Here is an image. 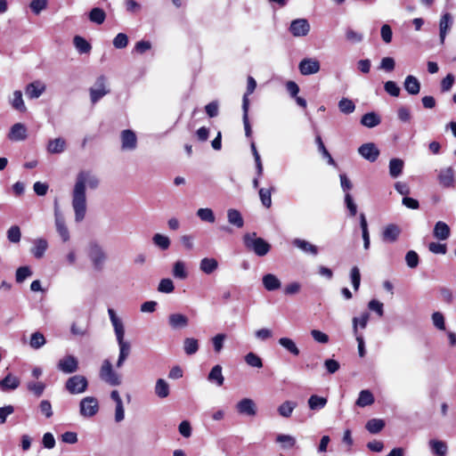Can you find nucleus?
<instances>
[{
    "mask_svg": "<svg viewBox=\"0 0 456 456\" xmlns=\"http://www.w3.org/2000/svg\"><path fill=\"white\" fill-rule=\"evenodd\" d=\"M381 122V119L375 112H368L361 118V124L366 127L371 128L377 126Z\"/></svg>",
    "mask_w": 456,
    "mask_h": 456,
    "instance_id": "27",
    "label": "nucleus"
},
{
    "mask_svg": "<svg viewBox=\"0 0 456 456\" xmlns=\"http://www.w3.org/2000/svg\"><path fill=\"white\" fill-rule=\"evenodd\" d=\"M401 233V229L397 224H387L382 232V240L386 242H395Z\"/></svg>",
    "mask_w": 456,
    "mask_h": 456,
    "instance_id": "18",
    "label": "nucleus"
},
{
    "mask_svg": "<svg viewBox=\"0 0 456 456\" xmlns=\"http://www.w3.org/2000/svg\"><path fill=\"white\" fill-rule=\"evenodd\" d=\"M276 442L283 444L285 448H292L296 444L295 438L289 435H278Z\"/></svg>",
    "mask_w": 456,
    "mask_h": 456,
    "instance_id": "62",
    "label": "nucleus"
},
{
    "mask_svg": "<svg viewBox=\"0 0 456 456\" xmlns=\"http://www.w3.org/2000/svg\"><path fill=\"white\" fill-rule=\"evenodd\" d=\"M76 48L81 53H87L91 50V45L82 37L76 36L73 39Z\"/></svg>",
    "mask_w": 456,
    "mask_h": 456,
    "instance_id": "47",
    "label": "nucleus"
},
{
    "mask_svg": "<svg viewBox=\"0 0 456 456\" xmlns=\"http://www.w3.org/2000/svg\"><path fill=\"white\" fill-rule=\"evenodd\" d=\"M437 180L439 184L444 189L455 188L456 180L454 169L452 167L441 169L437 175Z\"/></svg>",
    "mask_w": 456,
    "mask_h": 456,
    "instance_id": "10",
    "label": "nucleus"
},
{
    "mask_svg": "<svg viewBox=\"0 0 456 456\" xmlns=\"http://www.w3.org/2000/svg\"><path fill=\"white\" fill-rule=\"evenodd\" d=\"M108 314L110 315L111 323L114 327L115 334L124 331L125 330L124 325H123L121 320L117 317L115 311L112 308H110L108 310Z\"/></svg>",
    "mask_w": 456,
    "mask_h": 456,
    "instance_id": "55",
    "label": "nucleus"
},
{
    "mask_svg": "<svg viewBox=\"0 0 456 456\" xmlns=\"http://www.w3.org/2000/svg\"><path fill=\"white\" fill-rule=\"evenodd\" d=\"M405 261L410 268H415L419 265V255L414 250H410L406 253Z\"/></svg>",
    "mask_w": 456,
    "mask_h": 456,
    "instance_id": "61",
    "label": "nucleus"
},
{
    "mask_svg": "<svg viewBox=\"0 0 456 456\" xmlns=\"http://www.w3.org/2000/svg\"><path fill=\"white\" fill-rule=\"evenodd\" d=\"M174 289H175V286H174L172 280L166 278V279H162L159 281V284L158 287V290L159 292L171 293L174 291Z\"/></svg>",
    "mask_w": 456,
    "mask_h": 456,
    "instance_id": "58",
    "label": "nucleus"
},
{
    "mask_svg": "<svg viewBox=\"0 0 456 456\" xmlns=\"http://www.w3.org/2000/svg\"><path fill=\"white\" fill-rule=\"evenodd\" d=\"M353 330L358 342L359 355L363 357L365 354L364 341L362 336L358 333V319L356 317L353 318Z\"/></svg>",
    "mask_w": 456,
    "mask_h": 456,
    "instance_id": "37",
    "label": "nucleus"
},
{
    "mask_svg": "<svg viewBox=\"0 0 456 456\" xmlns=\"http://www.w3.org/2000/svg\"><path fill=\"white\" fill-rule=\"evenodd\" d=\"M54 217L55 226L58 233L60 234L64 242L68 241L69 240V232L65 224V219L60 212L57 199H55L54 200Z\"/></svg>",
    "mask_w": 456,
    "mask_h": 456,
    "instance_id": "7",
    "label": "nucleus"
},
{
    "mask_svg": "<svg viewBox=\"0 0 456 456\" xmlns=\"http://www.w3.org/2000/svg\"><path fill=\"white\" fill-rule=\"evenodd\" d=\"M169 393L170 389L168 383L163 379H159L155 385V394L159 398L163 399L167 397L169 395Z\"/></svg>",
    "mask_w": 456,
    "mask_h": 456,
    "instance_id": "34",
    "label": "nucleus"
},
{
    "mask_svg": "<svg viewBox=\"0 0 456 456\" xmlns=\"http://www.w3.org/2000/svg\"><path fill=\"white\" fill-rule=\"evenodd\" d=\"M292 244L303 250L306 253H311L313 255L318 254V248L315 245L311 244L310 242L301 240V239H295L292 242Z\"/></svg>",
    "mask_w": 456,
    "mask_h": 456,
    "instance_id": "29",
    "label": "nucleus"
},
{
    "mask_svg": "<svg viewBox=\"0 0 456 456\" xmlns=\"http://www.w3.org/2000/svg\"><path fill=\"white\" fill-rule=\"evenodd\" d=\"M45 388V386L43 382H30L28 384V389L37 397L43 395Z\"/></svg>",
    "mask_w": 456,
    "mask_h": 456,
    "instance_id": "63",
    "label": "nucleus"
},
{
    "mask_svg": "<svg viewBox=\"0 0 456 456\" xmlns=\"http://www.w3.org/2000/svg\"><path fill=\"white\" fill-rule=\"evenodd\" d=\"M327 399L316 395H313L308 399V405L311 410L322 409L327 404Z\"/></svg>",
    "mask_w": 456,
    "mask_h": 456,
    "instance_id": "45",
    "label": "nucleus"
},
{
    "mask_svg": "<svg viewBox=\"0 0 456 456\" xmlns=\"http://www.w3.org/2000/svg\"><path fill=\"white\" fill-rule=\"evenodd\" d=\"M21 232L18 225H12L7 231V239L10 242L18 243L20 240Z\"/></svg>",
    "mask_w": 456,
    "mask_h": 456,
    "instance_id": "56",
    "label": "nucleus"
},
{
    "mask_svg": "<svg viewBox=\"0 0 456 456\" xmlns=\"http://www.w3.org/2000/svg\"><path fill=\"white\" fill-rule=\"evenodd\" d=\"M263 284L265 289L268 291H274L276 289H279L281 285L280 280L274 274L272 273L264 275Z\"/></svg>",
    "mask_w": 456,
    "mask_h": 456,
    "instance_id": "23",
    "label": "nucleus"
},
{
    "mask_svg": "<svg viewBox=\"0 0 456 456\" xmlns=\"http://www.w3.org/2000/svg\"><path fill=\"white\" fill-rule=\"evenodd\" d=\"M88 256L94 265L95 270L101 271L103 266V263L106 260V254L102 248L94 242L90 244Z\"/></svg>",
    "mask_w": 456,
    "mask_h": 456,
    "instance_id": "5",
    "label": "nucleus"
},
{
    "mask_svg": "<svg viewBox=\"0 0 456 456\" xmlns=\"http://www.w3.org/2000/svg\"><path fill=\"white\" fill-rule=\"evenodd\" d=\"M183 349L186 354H194L199 350L198 340L193 338H186L183 341Z\"/></svg>",
    "mask_w": 456,
    "mask_h": 456,
    "instance_id": "44",
    "label": "nucleus"
},
{
    "mask_svg": "<svg viewBox=\"0 0 456 456\" xmlns=\"http://www.w3.org/2000/svg\"><path fill=\"white\" fill-rule=\"evenodd\" d=\"M88 381L82 375H74L69 378L65 383V388L71 394H81L87 389Z\"/></svg>",
    "mask_w": 456,
    "mask_h": 456,
    "instance_id": "4",
    "label": "nucleus"
},
{
    "mask_svg": "<svg viewBox=\"0 0 456 456\" xmlns=\"http://www.w3.org/2000/svg\"><path fill=\"white\" fill-rule=\"evenodd\" d=\"M28 137V130L24 124H14L8 134V139L13 142L24 141Z\"/></svg>",
    "mask_w": 456,
    "mask_h": 456,
    "instance_id": "16",
    "label": "nucleus"
},
{
    "mask_svg": "<svg viewBox=\"0 0 456 456\" xmlns=\"http://www.w3.org/2000/svg\"><path fill=\"white\" fill-rule=\"evenodd\" d=\"M300 73L304 76L315 74L320 70V62L314 59H303L298 66Z\"/></svg>",
    "mask_w": 456,
    "mask_h": 456,
    "instance_id": "15",
    "label": "nucleus"
},
{
    "mask_svg": "<svg viewBox=\"0 0 456 456\" xmlns=\"http://www.w3.org/2000/svg\"><path fill=\"white\" fill-rule=\"evenodd\" d=\"M172 273L175 278L180 280H185L188 277V273L185 269V265L183 261L180 260L176 261L174 264Z\"/></svg>",
    "mask_w": 456,
    "mask_h": 456,
    "instance_id": "40",
    "label": "nucleus"
},
{
    "mask_svg": "<svg viewBox=\"0 0 456 456\" xmlns=\"http://www.w3.org/2000/svg\"><path fill=\"white\" fill-rule=\"evenodd\" d=\"M310 30V25L305 19H297L293 20L289 27V31L294 37H305Z\"/></svg>",
    "mask_w": 456,
    "mask_h": 456,
    "instance_id": "13",
    "label": "nucleus"
},
{
    "mask_svg": "<svg viewBox=\"0 0 456 456\" xmlns=\"http://www.w3.org/2000/svg\"><path fill=\"white\" fill-rule=\"evenodd\" d=\"M121 148L122 150L133 151L137 146V137L135 133L130 129H125L121 132Z\"/></svg>",
    "mask_w": 456,
    "mask_h": 456,
    "instance_id": "14",
    "label": "nucleus"
},
{
    "mask_svg": "<svg viewBox=\"0 0 456 456\" xmlns=\"http://www.w3.org/2000/svg\"><path fill=\"white\" fill-rule=\"evenodd\" d=\"M279 344L285 349H287L293 355L297 356L300 353L298 347L291 338H281L279 339Z\"/></svg>",
    "mask_w": 456,
    "mask_h": 456,
    "instance_id": "46",
    "label": "nucleus"
},
{
    "mask_svg": "<svg viewBox=\"0 0 456 456\" xmlns=\"http://www.w3.org/2000/svg\"><path fill=\"white\" fill-rule=\"evenodd\" d=\"M429 446L432 452L436 456H445L447 452V444L444 441L440 440H430Z\"/></svg>",
    "mask_w": 456,
    "mask_h": 456,
    "instance_id": "28",
    "label": "nucleus"
},
{
    "mask_svg": "<svg viewBox=\"0 0 456 456\" xmlns=\"http://www.w3.org/2000/svg\"><path fill=\"white\" fill-rule=\"evenodd\" d=\"M452 22V16L450 13H445L442 16L439 27H440V38L441 42L444 43L447 30L449 29L450 24Z\"/></svg>",
    "mask_w": 456,
    "mask_h": 456,
    "instance_id": "41",
    "label": "nucleus"
},
{
    "mask_svg": "<svg viewBox=\"0 0 456 456\" xmlns=\"http://www.w3.org/2000/svg\"><path fill=\"white\" fill-rule=\"evenodd\" d=\"M48 248V242L45 239H37L34 242V247L31 248V253L36 258H41L45 255Z\"/></svg>",
    "mask_w": 456,
    "mask_h": 456,
    "instance_id": "26",
    "label": "nucleus"
},
{
    "mask_svg": "<svg viewBox=\"0 0 456 456\" xmlns=\"http://www.w3.org/2000/svg\"><path fill=\"white\" fill-rule=\"evenodd\" d=\"M65 141L62 138H56L54 140H51L47 145V151L50 153H61L65 149Z\"/></svg>",
    "mask_w": 456,
    "mask_h": 456,
    "instance_id": "39",
    "label": "nucleus"
},
{
    "mask_svg": "<svg viewBox=\"0 0 456 456\" xmlns=\"http://www.w3.org/2000/svg\"><path fill=\"white\" fill-rule=\"evenodd\" d=\"M338 109L345 114H350L354 112L355 105L352 100L342 98L338 102Z\"/></svg>",
    "mask_w": 456,
    "mask_h": 456,
    "instance_id": "53",
    "label": "nucleus"
},
{
    "mask_svg": "<svg viewBox=\"0 0 456 456\" xmlns=\"http://www.w3.org/2000/svg\"><path fill=\"white\" fill-rule=\"evenodd\" d=\"M20 381L19 378L9 373L0 380V388L3 391L14 390L20 386Z\"/></svg>",
    "mask_w": 456,
    "mask_h": 456,
    "instance_id": "21",
    "label": "nucleus"
},
{
    "mask_svg": "<svg viewBox=\"0 0 456 456\" xmlns=\"http://www.w3.org/2000/svg\"><path fill=\"white\" fill-rule=\"evenodd\" d=\"M11 104H12V107L20 111V112H26L27 111V108L25 106V103H24V101H23V98H22V94L20 91L17 90V91H14L13 93V98L11 102Z\"/></svg>",
    "mask_w": 456,
    "mask_h": 456,
    "instance_id": "36",
    "label": "nucleus"
},
{
    "mask_svg": "<svg viewBox=\"0 0 456 456\" xmlns=\"http://www.w3.org/2000/svg\"><path fill=\"white\" fill-rule=\"evenodd\" d=\"M404 88L410 94L415 95L419 93L420 84L414 76L409 75L405 78Z\"/></svg>",
    "mask_w": 456,
    "mask_h": 456,
    "instance_id": "25",
    "label": "nucleus"
},
{
    "mask_svg": "<svg viewBox=\"0 0 456 456\" xmlns=\"http://www.w3.org/2000/svg\"><path fill=\"white\" fill-rule=\"evenodd\" d=\"M188 322L187 316L182 314H172L168 317V323L173 329L184 328Z\"/></svg>",
    "mask_w": 456,
    "mask_h": 456,
    "instance_id": "22",
    "label": "nucleus"
},
{
    "mask_svg": "<svg viewBox=\"0 0 456 456\" xmlns=\"http://www.w3.org/2000/svg\"><path fill=\"white\" fill-rule=\"evenodd\" d=\"M236 409L239 413L248 415L253 417L256 414V403L252 399L244 398L240 400L237 405Z\"/></svg>",
    "mask_w": 456,
    "mask_h": 456,
    "instance_id": "17",
    "label": "nucleus"
},
{
    "mask_svg": "<svg viewBox=\"0 0 456 456\" xmlns=\"http://www.w3.org/2000/svg\"><path fill=\"white\" fill-rule=\"evenodd\" d=\"M434 236L441 240H444L450 237L451 230L447 224L438 221L434 227Z\"/></svg>",
    "mask_w": 456,
    "mask_h": 456,
    "instance_id": "20",
    "label": "nucleus"
},
{
    "mask_svg": "<svg viewBox=\"0 0 456 456\" xmlns=\"http://www.w3.org/2000/svg\"><path fill=\"white\" fill-rule=\"evenodd\" d=\"M197 216L200 218V220H202L204 222L214 223L216 220V217H215V215H214L212 209L208 208H200L197 211Z\"/></svg>",
    "mask_w": 456,
    "mask_h": 456,
    "instance_id": "57",
    "label": "nucleus"
},
{
    "mask_svg": "<svg viewBox=\"0 0 456 456\" xmlns=\"http://www.w3.org/2000/svg\"><path fill=\"white\" fill-rule=\"evenodd\" d=\"M358 152L370 162L376 161L379 156V150L373 142L363 143L359 147Z\"/></svg>",
    "mask_w": 456,
    "mask_h": 456,
    "instance_id": "12",
    "label": "nucleus"
},
{
    "mask_svg": "<svg viewBox=\"0 0 456 456\" xmlns=\"http://www.w3.org/2000/svg\"><path fill=\"white\" fill-rule=\"evenodd\" d=\"M217 267L218 262L215 258L205 257L200 261V268L203 273L207 274L214 273Z\"/></svg>",
    "mask_w": 456,
    "mask_h": 456,
    "instance_id": "30",
    "label": "nucleus"
},
{
    "mask_svg": "<svg viewBox=\"0 0 456 456\" xmlns=\"http://www.w3.org/2000/svg\"><path fill=\"white\" fill-rule=\"evenodd\" d=\"M403 161L400 159H392L389 161V175L393 178L398 177L403 173Z\"/></svg>",
    "mask_w": 456,
    "mask_h": 456,
    "instance_id": "33",
    "label": "nucleus"
},
{
    "mask_svg": "<svg viewBox=\"0 0 456 456\" xmlns=\"http://www.w3.org/2000/svg\"><path fill=\"white\" fill-rule=\"evenodd\" d=\"M46 343L45 338L43 333L36 331L32 333L29 345L34 349H38Z\"/></svg>",
    "mask_w": 456,
    "mask_h": 456,
    "instance_id": "48",
    "label": "nucleus"
},
{
    "mask_svg": "<svg viewBox=\"0 0 456 456\" xmlns=\"http://www.w3.org/2000/svg\"><path fill=\"white\" fill-rule=\"evenodd\" d=\"M45 90V86L39 81L29 83L26 88L25 93L30 99L38 98Z\"/></svg>",
    "mask_w": 456,
    "mask_h": 456,
    "instance_id": "19",
    "label": "nucleus"
},
{
    "mask_svg": "<svg viewBox=\"0 0 456 456\" xmlns=\"http://www.w3.org/2000/svg\"><path fill=\"white\" fill-rule=\"evenodd\" d=\"M346 38L347 41L351 43H360L362 41L363 36L360 32L355 31L351 28H348L346 30Z\"/></svg>",
    "mask_w": 456,
    "mask_h": 456,
    "instance_id": "59",
    "label": "nucleus"
},
{
    "mask_svg": "<svg viewBox=\"0 0 456 456\" xmlns=\"http://www.w3.org/2000/svg\"><path fill=\"white\" fill-rule=\"evenodd\" d=\"M272 191H273V188H270V189L261 188L258 191L260 200H261L263 206L265 207L266 208H269L272 206Z\"/></svg>",
    "mask_w": 456,
    "mask_h": 456,
    "instance_id": "49",
    "label": "nucleus"
},
{
    "mask_svg": "<svg viewBox=\"0 0 456 456\" xmlns=\"http://www.w3.org/2000/svg\"><path fill=\"white\" fill-rule=\"evenodd\" d=\"M296 407H297V403L292 402V401H285L279 406L278 412L281 416H282L284 418H289L291 416V414Z\"/></svg>",
    "mask_w": 456,
    "mask_h": 456,
    "instance_id": "42",
    "label": "nucleus"
},
{
    "mask_svg": "<svg viewBox=\"0 0 456 456\" xmlns=\"http://www.w3.org/2000/svg\"><path fill=\"white\" fill-rule=\"evenodd\" d=\"M110 90L106 88V77L102 75L97 77L94 87L90 88V97L92 103H96L104 95L109 94Z\"/></svg>",
    "mask_w": 456,
    "mask_h": 456,
    "instance_id": "6",
    "label": "nucleus"
},
{
    "mask_svg": "<svg viewBox=\"0 0 456 456\" xmlns=\"http://www.w3.org/2000/svg\"><path fill=\"white\" fill-rule=\"evenodd\" d=\"M386 426V423L381 419H371L367 421L365 425V428L370 434H378Z\"/></svg>",
    "mask_w": 456,
    "mask_h": 456,
    "instance_id": "32",
    "label": "nucleus"
},
{
    "mask_svg": "<svg viewBox=\"0 0 456 456\" xmlns=\"http://www.w3.org/2000/svg\"><path fill=\"white\" fill-rule=\"evenodd\" d=\"M374 401V396L370 390H362L355 403L359 407H365L371 405Z\"/></svg>",
    "mask_w": 456,
    "mask_h": 456,
    "instance_id": "31",
    "label": "nucleus"
},
{
    "mask_svg": "<svg viewBox=\"0 0 456 456\" xmlns=\"http://www.w3.org/2000/svg\"><path fill=\"white\" fill-rule=\"evenodd\" d=\"M242 110H243L242 120H243V126H244V130H245V135L248 138H250L252 136V128H251V125H250L249 118H248L249 108H248L247 100L245 101L244 104H242Z\"/></svg>",
    "mask_w": 456,
    "mask_h": 456,
    "instance_id": "43",
    "label": "nucleus"
},
{
    "mask_svg": "<svg viewBox=\"0 0 456 456\" xmlns=\"http://www.w3.org/2000/svg\"><path fill=\"white\" fill-rule=\"evenodd\" d=\"M152 240H153L154 244L156 246H158L159 248H160L162 250L167 249L170 246L169 238L167 236H165L160 233H156L153 236Z\"/></svg>",
    "mask_w": 456,
    "mask_h": 456,
    "instance_id": "50",
    "label": "nucleus"
},
{
    "mask_svg": "<svg viewBox=\"0 0 456 456\" xmlns=\"http://www.w3.org/2000/svg\"><path fill=\"white\" fill-rule=\"evenodd\" d=\"M124 337L125 330L116 333L117 341L119 346V355L116 364L118 368H120L123 365L131 352V345L128 341L125 340Z\"/></svg>",
    "mask_w": 456,
    "mask_h": 456,
    "instance_id": "8",
    "label": "nucleus"
},
{
    "mask_svg": "<svg viewBox=\"0 0 456 456\" xmlns=\"http://www.w3.org/2000/svg\"><path fill=\"white\" fill-rule=\"evenodd\" d=\"M57 367L64 373H73L78 370V361L74 355L68 354L59 361Z\"/></svg>",
    "mask_w": 456,
    "mask_h": 456,
    "instance_id": "11",
    "label": "nucleus"
},
{
    "mask_svg": "<svg viewBox=\"0 0 456 456\" xmlns=\"http://www.w3.org/2000/svg\"><path fill=\"white\" fill-rule=\"evenodd\" d=\"M243 242L247 249L253 251L258 256H265L271 250V245L263 238L256 237V233H247L243 236Z\"/></svg>",
    "mask_w": 456,
    "mask_h": 456,
    "instance_id": "2",
    "label": "nucleus"
},
{
    "mask_svg": "<svg viewBox=\"0 0 456 456\" xmlns=\"http://www.w3.org/2000/svg\"><path fill=\"white\" fill-rule=\"evenodd\" d=\"M256 87V82L255 78L251 76H248V80H247V90L242 98V104H244L245 101L247 100L248 108H249L248 96L254 93Z\"/></svg>",
    "mask_w": 456,
    "mask_h": 456,
    "instance_id": "52",
    "label": "nucleus"
},
{
    "mask_svg": "<svg viewBox=\"0 0 456 456\" xmlns=\"http://www.w3.org/2000/svg\"><path fill=\"white\" fill-rule=\"evenodd\" d=\"M227 219L229 224L237 227L242 228L244 226V220L240 212L234 208H230L227 211Z\"/></svg>",
    "mask_w": 456,
    "mask_h": 456,
    "instance_id": "24",
    "label": "nucleus"
},
{
    "mask_svg": "<svg viewBox=\"0 0 456 456\" xmlns=\"http://www.w3.org/2000/svg\"><path fill=\"white\" fill-rule=\"evenodd\" d=\"M31 275L32 271L29 266H20L16 270L15 280L18 283H21Z\"/></svg>",
    "mask_w": 456,
    "mask_h": 456,
    "instance_id": "54",
    "label": "nucleus"
},
{
    "mask_svg": "<svg viewBox=\"0 0 456 456\" xmlns=\"http://www.w3.org/2000/svg\"><path fill=\"white\" fill-rule=\"evenodd\" d=\"M99 411L98 400L94 396H86L80 402V413L85 417H93Z\"/></svg>",
    "mask_w": 456,
    "mask_h": 456,
    "instance_id": "9",
    "label": "nucleus"
},
{
    "mask_svg": "<svg viewBox=\"0 0 456 456\" xmlns=\"http://www.w3.org/2000/svg\"><path fill=\"white\" fill-rule=\"evenodd\" d=\"M91 189H95L99 185V180L91 175L90 172L80 171L76 179L75 186L72 191V207L75 211V219L81 222L86 216V184Z\"/></svg>",
    "mask_w": 456,
    "mask_h": 456,
    "instance_id": "1",
    "label": "nucleus"
},
{
    "mask_svg": "<svg viewBox=\"0 0 456 456\" xmlns=\"http://www.w3.org/2000/svg\"><path fill=\"white\" fill-rule=\"evenodd\" d=\"M101 379L110 386H119L121 377L113 370L112 364L109 360H104L100 370Z\"/></svg>",
    "mask_w": 456,
    "mask_h": 456,
    "instance_id": "3",
    "label": "nucleus"
},
{
    "mask_svg": "<svg viewBox=\"0 0 456 456\" xmlns=\"http://www.w3.org/2000/svg\"><path fill=\"white\" fill-rule=\"evenodd\" d=\"M105 19L106 13L102 8L94 7L89 12V20L96 24H102Z\"/></svg>",
    "mask_w": 456,
    "mask_h": 456,
    "instance_id": "38",
    "label": "nucleus"
},
{
    "mask_svg": "<svg viewBox=\"0 0 456 456\" xmlns=\"http://www.w3.org/2000/svg\"><path fill=\"white\" fill-rule=\"evenodd\" d=\"M208 380L211 382H216L218 386H223L224 378L222 374V367L221 365L217 364L215 365L208 377Z\"/></svg>",
    "mask_w": 456,
    "mask_h": 456,
    "instance_id": "35",
    "label": "nucleus"
},
{
    "mask_svg": "<svg viewBox=\"0 0 456 456\" xmlns=\"http://www.w3.org/2000/svg\"><path fill=\"white\" fill-rule=\"evenodd\" d=\"M128 45V37L124 33H118L113 39V45L117 49H123Z\"/></svg>",
    "mask_w": 456,
    "mask_h": 456,
    "instance_id": "60",
    "label": "nucleus"
},
{
    "mask_svg": "<svg viewBox=\"0 0 456 456\" xmlns=\"http://www.w3.org/2000/svg\"><path fill=\"white\" fill-rule=\"evenodd\" d=\"M245 362L248 365L255 368H262L263 361L262 359L255 353L250 352L245 355Z\"/></svg>",
    "mask_w": 456,
    "mask_h": 456,
    "instance_id": "51",
    "label": "nucleus"
},
{
    "mask_svg": "<svg viewBox=\"0 0 456 456\" xmlns=\"http://www.w3.org/2000/svg\"><path fill=\"white\" fill-rule=\"evenodd\" d=\"M48 0H32L30 2V9L36 14H39L47 6Z\"/></svg>",
    "mask_w": 456,
    "mask_h": 456,
    "instance_id": "64",
    "label": "nucleus"
}]
</instances>
